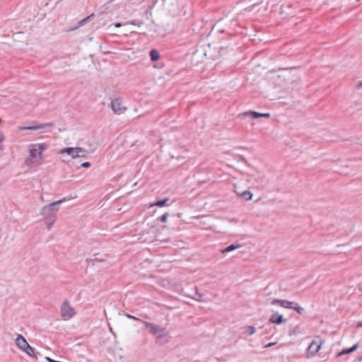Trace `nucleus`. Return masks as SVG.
Returning a JSON list of instances; mask_svg holds the SVG:
<instances>
[{"instance_id": "1", "label": "nucleus", "mask_w": 362, "mask_h": 362, "mask_svg": "<svg viewBox=\"0 0 362 362\" xmlns=\"http://www.w3.org/2000/svg\"><path fill=\"white\" fill-rule=\"evenodd\" d=\"M48 148V145L43 144H33L29 146V156L25 160L27 165L35 163L42 158V152Z\"/></svg>"}, {"instance_id": "2", "label": "nucleus", "mask_w": 362, "mask_h": 362, "mask_svg": "<svg viewBox=\"0 0 362 362\" xmlns=\"http://www.w3.org/2000/svg\"><path fill=\"white\" fill-rule=\"evenodd\" d=\"M86 153V151L80 147H67L64 148L59 151V153L62 155L66 154L67 156H70L71 158L84 157Z\"/></svg>"}, {"instance_id": "3", "label": "nucleus", "mask_w": 362, "mask_h": 362, "mask_svg": "<svg viewBox=\"0 0 362 362\" xmlns=\"http://www.w3.org/2000/svg\"><path fill=\"white\" fill-rule=\"evenodd\" d=\"M61 316L64 320H69L74 315V308L70 305L68 300H65L61 305Z\"/></svg>"}, {"instance_id": "4", "label": "nucleus", "mask_w": 362, "mask_h": 362, "mask_svg": "<svg viewBox=\"0 0 362 362\" xmlns=\"http://www.w3.org/2000/svg\"><path fill=\"white\" fill-rule=\"evenodd\" d=\"M143 323L144 324V325L146 328L150 329V330H149L150 334H151L153 335L159 334L158 336V338H160L165 335L164 332H165V328H164L160 325H157L153 323L149 322L144 321Z\"/></svg>"}, {"instance_id": "5", "label": "nucleus", "mask_w": 362, "mask_h": 362, "mask_svg": "<svg viewBox=\"0 0 362 362\" xmlns=\"http://www.w3.org/2000/svg\"><path fill=\"white\" fill-rule=\"evenodd\" d=\"M54 126L52 122L43 123L40 124H36L35 122H33V125L23 127L21 128L23 130H40V133L47 132V130H45L46 127H52Z\"/></svg>"}, {"instance_id": "6", "label": "nucleus", "mask_w": 362, "mask_h": 362, "mask_svg": "<svg viewBox=\"0 0 362 362\" xmlns=\"http://www.w3.org/2000/svg\"><path fill=\"white\" fill-rule=\"evenodd\" d=\"M65 201H66V199L64 198L57 202L47 204V205L45 206V211H47L49 210L50 211L53 212V214H54L56 215L57 212L59 209L60 204Z\"/></svg>"}, {"instance_id": "7", "label": "nucleus", "mask_w": 362, "mask_h": 362, "mask_svg": "<svg viewBox=\"0 0 362 362\" xmlns=\"http://www.w3.org/2000/svg\"><path fill=\"white\" fill-rule=\"evenodd\" d=\"M269 322L270 323L280 325L281 323L286 322V319H285L283 316V315H280L278 313H274L270 317Z\"/></svg>"}, {"instance_id": "8", "label": "nucleus", "mask_w": 362, "mask_h": 362, "mask_svg": "<svg viewBox=\"0 0 362 362\" xmlns=\"http://www.w3.org/2000/svg\"><path fill=\"white\" fill-rule=\"evenodd\" d=\"M16 344L21 350H23L29 345L25 337L21 334H18L16 339Z\"/></svg>"}, {"instance_id": "9", "label": "nucleus", "mask_w": 362, "mask_h": 362, "mask_svg": "<svg viewBox=\"0 0 362 362\" xmlns=\"http://www.w3.org/2000/svg\"><path fill=\"white\" fill-rule=\"evenodd\" d=\"M121 105L122 102L120 99L116 98L112 100L110 103V107L114 112H117L122 110H126V107H122Z\"/></svg>"}, {"instance_id": "10", "label": "nucleus", "mask_w": 362, "mask_h": 362, "mask_svg": "<svg viewBox=\"0 0 362 362\" xmlns=\"http://www.w3.org/2000/svg\"><path fill=\"white\" fill-rule=\"evenodd\" d=\"M321 348V343H318L317 341H313L310 346H308V351L312 354L314 355L317 352L319 351V350Z\"/></svg>"}, {"instance_id": "11", "label": "nucleus", "mask_w": 362, "mask_h": 362, "mask_svg": "<svg viewBox=\"0 0 362 362\" xmlns=\"http://www.w3.org/2000/svg\"><path fill=\"white\" fill-rule=\"evenodd\" d=\"M42 215L43 216L45 221H56V215L53 214V212L49 211H45V206L42 209Z\"/></svg>"}, {"instance_id": "12", "label": "nucleus", "mask_w": 362, "mask_h": 362, "mask_svg": "<svg viewBox=\"0 0 362 362\" xmlns=\"http://www.w3.org/2000/svg\"><path fill=\"white\" fill-rule=\"evenodd\" d=\"M235 192L237 194V195L241 197L246 201L251 200L253 196L252 193L249 190H245L241 192H239V191L238 190H235Z\"/></svg>"}, {"instance_id": "13", "label": "nucleus", "mask_w": 362, "mask_h": 362, "mask_svg": "<svg viewBox=\"0 0 362 362\" xmlns=\"http://www.w3.org/2000/svg\"><path fill=\"white\" fill-rule=\"evenodd\" d=\"M358 346V344H354V346H352L350 348L344 349L341 350V352H339L337 356H342V355H345V354H348L352 353V352H354V351L356 350Z\"/></svg>"}, {"instance_id": "14", "label": "nucleus", "mask_w": 362, "mask_h": 362, "mask_svg": "<svg viewBox=\"0 0 362 362\" xmlns=\"http://www.w3.org/2000/svg\"><path fill=\"white\" fill-rule=\"evenodd\" d=\"M94 16H95L94 13H92V14L89 15L86 18H85L81 20L80 21H78L77 26H76L74 28H71V30H75V29H76V28H78L79 27H81V26L84 25L88 21L92 20L94 18Z\"/></svg>"}, {"instance_id": "15", "label": "nucleus", "mask_w": 362, "mask_h": 362, "mask_svg": "<svg viewBox=\"0 0 362 362\" xmlns=\"http://www.w3.org/2000/svg\"><path fill=\"white\" fill-rule=\"evenodd\" d=\"M240 247H241V245L238 243H233V244L227 246L224 249L221 250V252L222 253L230 252L231 251H233L236 249L240 248Z\"/></svg>"}, {"instance_id": "16", "label": "nucleus", "mask_w": 362, "mask_h": 362, "mask_svg": "<svg viewBox=\"0 0 362 362\" xmlns=\"http://www.w3.org/2000/svg\"><path fill=\"white\" fill-rule=\"evenodd\" d=\"M149 56L152 62H156L160 59V54L155 49H153L150 51Z\"/></svg>"}, {"instance_id": "17", "label": "nucleus", "mask_w": 362, "mask_h": 362, "mask_svg": "<svg viewBox=\"0 0 362 362\" xmlns=\"http://www.w3.org/2000/svg\"><path fill=\"white\" fill-rule=\"evenodd\" d=\"M23 351L25 352L28 356L37 358V357L35 355V349L30 346V345L26 346V348L24 349Z\"/></svg>"}, {"instance_id": "18", "label": "nucleus", "mask_w": 362, "mask_h": 362, "mask_svg": "<svg viewBox=\"0 0 362 362\" xmlns=\"http://www.w3.org/2000/svg\"><path fill=\"white\" fill-rule=\"evenodd\" d=\"M168 201H169L168 198H166V199H161V200H158L153 204H152L151 206H159V207H163V206H165L167 204V202Z\"/></svg>"}, {"instance_id": "19", "label": "nucleus", "mask_w": 362, "mask_h": 362, "mask_svg": "<svg viewBox=\"0 0 362 362\" xmlns=\"http://www.w3.org/2000/svg\"><path fill=\"white\" fill-rule=\"evenodd\" d=\"M286 300L274 299L272 302V305H279L284 308Z\"/></svg>"}, {"instance_id": "20", "label": "nucleus", "mask_w": 362, "mask_h": 362, "mask_svg": "<svg viewBox=\"0 0 362 362\" xmlns=\"http://www.w3.org/2000/svg\"><path fill=\"white\" fill-rule=\"evenodd\" d=\"M256 332V328L254 326H247L245 327V332L248 333L249 335H252Z\"/></svg>"}, {"instance_id": "21", "label": "nucleus", "mask_w": 362, "mask_h": 362, "mask_svg": "<svg viewBox=\"0 0 362 362\" xmlns=\"http://www.w3.org/2000/svg\"><path fill=\"white\" fill-rule=\"evenodd\" d=\"M297 305V303L294 301H289L286 300L284 308L294 310L295 306Z\"/></svg>"}, {"instance_id": "22", "label": "nucleus", "mask_w": 362, "mask_h": 362, "mask_svg": "<svg viewBox=\"0 0 362 362\" xmlns=\"http://www.w3.org/2000/svg\"><path fill=\"white\" fill-rule=\"evenodd\" d=\"M245 116H251L252 119H257L258 117V112L255 111H248L245 112L244 113Z\"/></svg>"}, {"instance_id": "23", "label": "nucleus", "mask_w": 362, "mask_h": 362, "mask_svg": "<svg viewBox=\"0 0 362 362\" xmlns=\"http://www.w3.org/2000/svg\"><path fill=\"white\" fill-rule=\"evenodd\" d=\"M298 333H300V327L298 326H296L294 328L290 329L288 335H297Z\"/></svg>"}, {"instance_id": "24", "label": "nucleus", "mask_w": 362, "mask_h": 362, "mask_svg": "<svg viewBox=\"0 0 362 362\" xmlns=\"http://www.w3.org/2000/svg\"><path fill=\"white\" fill-rule=\"evenodd\" d=\"M168 217V213H165L160 217H159L158 220L161 223H165L167 221Z\"/></svg>"}, {"instance_id": "25", "label": "nucleus", "mask_w": 362, "mask_h": 362, "mask_svg": "<svg viewBox=\"0 0 362 362\" xmlns=\"http://www.w3.org/2000/svg\"><path fill=\"white\" fill-rule=\"evenodd\" d=\"M294 310H296L299 315H301L304 311V309L297 303V305L294 308Z\"/></svg>"}, {"instance_id": "26", "label": "nucleus", "mask_w": 362, "mask_h": 362, "mask_svg": "<svg viewBox=\"0 0 362 362\" xmlns=\"http://www.w3.org/2000/svg\"><path fill=\"white\" fill-rule=\"evenodd\" d=\"M124 315H125L127 318L132 319V320H134L140 321V322H143V321H142L141 320H140L139 318H138V317H134V316H133V315H129V314H125Z\"/></svg>"}, {"instance_id": "27", "label": "nucleus", "mask_w": 362, "mask_h": 362, "mask_svg": "<svg viewBox=\"0 0 362 362\" xmlns=\"http://www.w3.org/2000/svg\"><path fill=\"white\" fill-rule=\"evenodd\" d=\"M45 221L47 223V228L48 230H49L55 221Z\"/></svg>"}, {"instance_id": "28", "label": "nucleus", "mask_w": 362, "mask_h": 362, "mask_svg": "<svg viewBox=\"0 0 362 362\" xmlns=\"http://www.w3.org/2000/svg\"><path fill=\"white\" fill-rule=\"evenodd\" d=\"M258 117H265V118H269L270 114L269 113H259L258 112Z\"/></svg>"}, {"instance_id": "29", "label": "nucleus", "mask_w": 362, "mask_h": 362, "mask_svg": "<svg viewBox=\"0 0 362 362\" xmlns=\"http://www.w3.org/2000/svg\"><path fill=\"white\" fill-rule=\"evenodd\" d=\"M90 166V163L89 162H84L81 164V167L82 168H89Z\"/></svg>"}, {"instance_id": "30", "label": "nucleus", "mask_w": 362, "mask_h": 362, "mask_svg": "<svg viewBox=\"0 0 362 362\" xmlns=\"http://www.w3.org/2000/svg\"><path fill=\"white\" fill-rule=\"evenodd\" d=\"M113 25L115 28H120L122 26V23H115Z\"/></svg>"}, {"instance_id": "31", "label": "nucleus", "mask_w": 362, "mask_h": 362, "mask_svg": "<svg viewBox=\"0 0 362 362\" xmlns=\"http://www.w3.org/2000/svg\"><path fill=\"white\" fill-rule=\"evenodd\" d=\"M274 344V343L271 342V343H269V344H267V345H265V346H264V347H265V348H269V347L272 346Z\"/></svg>"}, {"instance_id": "32", "label": "nucleus", "mask_w": 362, "mask_h": 362, "mask_svg": "<svg viewBox=\"0 0 362 362\" xmlns=\"http://www.w3.org/2000/svg\"><path fill=\"white\" fill-rule=\"evenodd\" d=\"M357 88H362V81L358 83V84L357 85Z\"/></svg>"}, {"instance_id": "33", "label": "nucleus", "mask_w": 362, "mask_h": 362, "mask_svg": "<svg viewBox=\"0 0 362 362\" xmlns=\"http://www.w3.org/2000/svg\"><path fill=\"white\" fill-rule=\"evenodd\" d=\"M196 295H197L199 297H202V294L199 293L197 291V289L196 288Z\"/></svg>"}, {"instance_id": "34", "label": "nucleus", "mask_w": 362, "mask_h": 362, "mask_svg": "<svg viewBox=\"0 0 362 362\" xmlns=\"http://www.w3.org/2000/svg\"><path fill=\"white\" fill-rule=\"evenodd\" d=\"M357 327H362V322H359V323L357 325Z\"/></svg>"}, {"instance_id": "35", "label": "nucleus", "mask_w": 362, "mask_h": 362, "mask_svg": "<svg viewBox=\"0 0 362 362\" xmlns=\"http://www.w3.org/2000/svg\"><path fill=\"white\" fill-rule=\"evenodd\" d=\"M209 57L210 59H214V56H213L212 54H209Z\"/></svg>"}, {"instance_id": "36", "label": "nucleus", "mask_w": 362, "mask_h": 362, "mask_svg": "<svg viewBox=\"0 0 362 362\" xmlns=\"http://www.w3.org/2000/svg\"><path fill=\"white\" fill-rule=\"evenodd\" d=\"M62 161H63V162H68V161H69V160H66V159H65V158H62Z\"/></svg>"}, {"instance_id": "37", "label": "nucleus", "mask_w": 362, "mask_h": 362, "mask_svg": "<svg viewBox=\"0 0 362 362\" xmlns=\"http://www.w3.org/2000/svg\"><path fill=\"white\" fill-rule=\"evenodd\" d=\"M110 332H111L112 333H113V332H112V329L111 327H110Z\"/></svg>"}]
</instances>
